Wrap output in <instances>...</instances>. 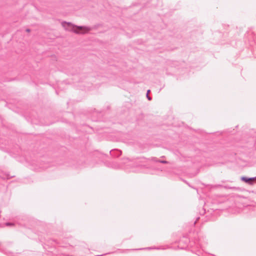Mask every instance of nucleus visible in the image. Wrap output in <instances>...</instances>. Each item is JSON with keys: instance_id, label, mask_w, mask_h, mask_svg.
I'll return each instance as SVG.
<instances>
[{"instance_id": "1", "label": "nucleus", "mask_w": 256, "mask_h": 256, "mask_svg": "<svg viewBox=\"0 0 256 256\" xmlns=\"http://www.w3.org/2000/svg\"><path fill=\"white\" fill-rule=\"evenodd\" d=\"M62 26L66 30L73 32L78 34H84L88 32L90 28L86 26H78L72 23L64 22H62Z\"/></svg>"}, {"instance_id": "2", "label": "nucleus", "mask_w": 256, "mask_h": 256, "mask_svg": "<svg viewBox=\"0 0 256 256\" xmlns=\"http://www.w3.org/2000/svg\"><path fill=\"white\" fill-rule=\"evenodd\" d=\"M241 180L252 185L253 184L254 181L255 180V178L254 177L248 178L245 176H242L241 178Z\"/></svg>"}, {"instance_id": "3", "label": "nucleus", "mask_w": 256, "mask_h": 256, "mask_svg": "<svg viewBox=\"0 0 256 256\" xmlns=\"http://www.w3.org/2000/svg\"><path fill=\"white\" fill-rule=\"evenodd\" d=\"M151 160L154 161V162H160V163H162V164H168V161H166V160H158L157 159V158H151Z\"/></svg>"}, {"instance_id": "4", "label": "nucleus", "mask_w": 256, "mask_h": 256, "mask_svg": "<svg viewBox=\"0 0 256 256\" xmlns=\"http://www.w3.org/2000/svg\"><path fill=\"white\" fill-rule=\"evenodd\" d=\"M114 152H117L116 155V156H119L122 154V152L120 150H112L110 151V153L111 155L113 156L114 155L113 153Z\"/></svg>"}, {"instance_id": "5", "label": "nucleus", "mask_w": 256, "mask_h": 256, "mask_svg": "<svg viewBox=\"0 0 256 256\" xmlns=\"http://www.w3.org/2000/svg\"><path fill=\"white\" fill-rule=\"evenodd\" d=\"M6 226H12L14 225V224L13 223H12V222H6Z\"/></svg>"}, {"instance_id": "6", "label": "nucleus", "mask_w": 256, "mask_h": 256, "mask_svg": "<svg viewBox=\"0 0 256 256\" xmlns=\"http://www.w3.org/2000/svg\"><path fill=\"white\" fill-rule=\"evenodd\" d=\"M146 97L148 100H151V98L148 96V94H146Z\"/></svg>"}, {"instance_id": "7", "label": "nucleus", "mask_w": 256, "mask_h": 256, "mask_svg": "<svg viewBox=\"0 0 256 256\" xmlns=\"http://www.w3.org/2000/svg\"><path fill=\"white\" fill-rule=\"evenodd\" d=\"M150 92V90H148L147 91V93L146 94H148V93Z\"/></svg>"}, {"instance_id": "8", "label": "nucleus", "mask_w": 256, "mask_h": 256, "mask_svg": "<svg viewBox=\"0 0 256 256\" xmlns=\"http://www.w3.org/2000/svg\"><path fill=\"white\" fill-rule=\"evenodd\" d=\"M146 249H152V248H146Z\"/></svg>"}, {"instance_id": "9", "label": "nucleus", "mask_w": 256, "mask_h": 256, "mask_svg": "<svg viewBox=\"0 0 256 256\" xmlns=\"http://www.w3.org/2000/svg\"><path fill=\"white\" fill-rule=\"evenodd\" d=\"M254 178H255V180H256V177H254Z\"/></svg>"}]
</instances>
